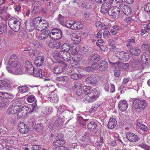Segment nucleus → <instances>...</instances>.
Listing matches in <instances>:
<instances>
[{
    "label": "nucleus",
    "instance_id": "nucleus-1",
    "mask_svg": "<svg viewBox=\"0 0 150 150\" xmlns=\"http://www.w3.org/2000/svg\"><path fill=\"white\" fill-rule=\"evenodd\" d=\"M8 64L10 67H7V69L9 73L16 75L22 73V67L18 64V57L15 54H13L9 60Z\"/></svg>",
    "mask_w": 150,
    "mask_h": 150
},
{
    "label": "nucleus",
    "instance_id": "nucleus-2",
    "mask_svg": "<svg viewBox=\"0 0 150 150\" xmlns=\"http://www.w3.org/2000/svg\"><path fill=\"white\" fill-rule=\"evenodd\" d=\"M8 25L13 30L18 32L20 30L21 22L17 18L12 17L8 20Z\"/></svg>",
    "mask_w": 150,
    "mask_h": 150
},
{
    "label": "nucleus",
    "instance_id": "nucleus-3",
    "mask_svg": "<svg viewBox=\"0 0 150 150\" xmlns=\"http://www.w3.org/2000/svg\"><path fill=\"white\" fill-rule=\"evenodd\" d=\"M147 105L148 103L145 100L135 99L133 101V106L136 109L144 110Z\"/></svg>",
    "mask_w": 150,
    "mask_h": 150
},
{
    "label": "nucleus",
    "instance_id": "nucleus-4",
    "mask_svg": "<svg viewBox=\"0 0 150 150\" xmlns=\"http://www.w3.org/2000/svg\"><path fill=\"white\" fill-rule=\"evenodd\" d=\"M54 57L59 58H62L65 61H68L70 60V54L68 52L57 51H54L53 53Z\"/></svg>",
    "mask_w": 150,
    "mask_h": 150
},
{
    "label": "nucleus",
    "instance_id": "nucleus-5",
    "mask_svg": "<svg viewBox=\"0 0 150 150\" xmlns=\"http://www.w3.org/2000/svg\"><path fill=\"white\" fill-rule=\"evenodd\" d=\"M62 36L61 30L59 29L55 28L52 30L50 33V37L53 40H56L60 39Z\"/></svg>",
    "mask_w": 150,
    "mask_h": 150
},
{
    "label": "nucleus",
    "instance_id": "nucleus-6",
    "mask_svg": "<svg viewBox=\"0 0 150 150\" xmlns=\"http://www.w3.org/2000/svg\"><path fill=\"white\" fill-rule=\"evenodd\" d=\"M120 8L116 6L110 7L108 10V14L112 18H117L120 13Z\"/></svg>",
    "mask_w": 150,
    "mask_h": 150
},
{
    "label": "nucleus",
    "instance_id": "nucleus-7",
    "mask_svg": "<svg viewBox=\"0 0 150 150\" xmlns=\"http://www.w3.org/2000/svg\"><path fill=\"white\" fill-rule=\"evenodd\" d=\"M96 66V69L99 71H104L106 70L108 68V63L105 60L100 61L98 64L95 63Z\"/></svg>",
    "mask_w": 150,
    "mask_h": 150
},
{
    "label": "nucleus",
    "instance_id": "nucleus-8",
    "mask_svg": "<svg viewBox=\"0 0 150 150\" xmlns=\"http://www.w3.org/2000/svg\"><path fill=\"white\" fill-rule=\"evenodd\" d=\"M100 79V77L97 75H92L86 79L85 81L87 83L94 84L99 81Z\"/></svg>",
    "mask_w": 150,
    "mask_h": 150
},
{
    "label": "nucleus",
    "instance_id": "nucleus-9",
    "mask_svg": "<svg viewBox=\"0 0 150 150\" xmlns=\"http://www.w3.org/2000/svg\"><path fill=\"white\" fill-rule=\"evenodd\" d=\"M18 129L20 133L23 134L27 133L29 130L28 127L23 122L19 123Z\"/></svg>",
    "mask_w": 150,
    "mask_h": 150
},
{
    "label": "nucleus",
    "instance_id": "nucleus-10",
    "mask_svg": "<svg viewBox=\"0 0 150 150\" xmlns=\"http://www.w3.org/2000/svg\"><path fill=\"white\" fill-rule=\"evenodd\" d=\"M25 69L26 71L30 75L34 73V69L32 64L28 61H26L25 63Z\"/></svg>",
    "mask_w": 150,
    "mask_h": 150
},
{
    "label": "nucleus",
    "instance_id": "nucleus-11",
    "mask_svg": "<svg viewBox=\"0 0 150 150\" xmlns=\"http://www.w3.org/2000/svg\"><path fill=\"white\" fill-rule=\"evenodd\" d=\"M126 136L127 139L132 142H136L139 139V138L137 135L129 132L127 133Z\"/></svg>",
    "mask_w": 150,
    "mask_h": 150
},
{
    "label": "nucleus",
    "instance_id": "nucleus-12",
    "mask_svg": "<svg viewBox=\"0 0 150 150\" xmlns=\"http://www.w3.org/2000/svg\"><path fill=\"white\" fill-rule=\"evenodd\" d=\"M119 7L120 9H121L125 15H130L131 14L132 9L129 6L125 5L124 4H120Z\"/></svg>",
    "mask_w": 150,
    "mask_h": 150
},
{
    "label": "nucleus",
    "instance_id": "nucleus-13",
    "mask_svg": "<svg viewBox=\"0 0 150 150\" xmlns=\"http://www.w3.org/2000/svg\"><path fill=\"white\" fill-rule=\"evenodd\" d=\"M65 143L64 141L62 138H57V139L54 140L53 142V145L56 148L61 147Z\"/></svg>",
    "mask_w": 150,
    "mask_h": 150
},
{
    "label": "nucleus",
    "instance_id": "nucleus-14",
    "mask_svg": "<svg viewBox=\"0 0 150 150\" xmlns=\"http://www.w3.org/2000/svg\"><path fill=\"white\" fill-rule=\"evenodd\" d=\"M111 6V3L110 2H107L104 3L102 5L101 7L100 11L102 13H105L108 11L110 8Z\"/></svg>",
    "mask_w": 150,
    "mask_h": 150
},
{
    "label": "nucleus",
    "instance_id": "nucleus-15",
    "mask_svg": "<svg viewBox=\"0 0 150 150\" xmlns=\"http://www.w3.org/2000/svg\"><path fill=\"white\" fill-rule=\"evenodd\" d=\"M87 122V128L88 130L90 131H93L97 126L96 124L93 121H90V120H88V119L85 120Z\"/></svg>",
    "mask_w": 150,
    "mask_h": 150
},
{
    "label": "nucleus",
    "instance_id": "nucleus-16",
    "mask_svg": "<svg viewBox=\"0 0 150 150\" xmlns=\"http://www.w3.org/2000/svg\"><path fill=\"white\" fill-rule=\"evenodd\" d=\"M48 100L52 103H57L58 101V97L57 94L54 92L48 96Z\"/></svg>",
    "mask_w": 150,
    "mask_h": 150
},
{
    "label": "nucleus",
    "instance_id": "nucleus-17",
    "mask_svg": "<svg viewBox=\"0 0 150 150\" xmlns=\"http://www.w3.org/2000/svg\"><path fill=\"white\" fill-rule=\"evenodd\" d=\"M27 30L30 32L33 31L35 28L33 22L30 19H28L25 23Z\"/></svg>",
    "mask_w": 150,
    "mask_h": 150
},
{
    "label": "nucleus",
    "instance_id": "nucleus-18",
    "mask_svg": "<svg viewBox=\"0 0 150 150\" xmlns=\"http://www.w3.org/2000/svg\"><path fill=\"white\" fill-rule=\"evenodd\" d=\"M120 110L122 112L125 110L127 107V101L125 100L120 101L118 104Z\"/></svg>",
    "mask_w": 150,
    "mask_h": 150
},
{
    "label": "nucleus",
    "instance_id": "nucleus-19",
    "mask_svg": "<svg viewBox=\"0 0 150 150\" xmlns=\"http://www.w3.org/2000/svg\"><path fill=\"white\" fill-rule=\"evenodd\" d=\"M42 17H38L33 19V23L35 27V28L38 30V28L40 27V25L42 23Z\"/></svg>",
    "mask_w": 150,
    "mask_h": 150
},
{
    "label": "nucleus",
    "instance_id": "nucleus-20",
    "mask_svg": "<svg viewBox=\"0 0 150 150\" xmlns=\"http://www.w3.org/2000/svg\"><path fill=\"white\" fill-rule=\"evenodd\" d=\"M129 52L132 55L138 56L140 53L141 50L139 48L137 47H134L129 49Z\"/></svg>",
    "mask_w": 150,
    "mask_h": 150
},
{
    "label": "nucleus",
    "instance_id": "nucleus-21",
    "mask_svg": "<svg viewBox=\"0 0 150 150\" xmlns=\"http://www.w3.org/2000/svg\"><path fill=\"white\" fill-rule=\"evenodd\" d=\"M45 58L43 56L38 57L35 61V65L37 67L41 66Z\"/></svg>",
    "mask_w": 150,
    "mask_h": 150
},
{
    "label": "nucleus",
    "instance_id": "nucleus-22",
    "mask_svg": "<svg viewBox=\"0 0 150 150\" xmlns=\"http://www.w3.org/2000/svg\"><path fill=\"white\" fill-rule=\"evenodd\" d=\"M135 43V37L134 36H132L127 41L126 46L129 49L132 47V46Z\"/></svg>",
    "mask_w": 150,
    "mask_h": 150
},
{
    "label": "nucleus",
    "instance_id": "nucleus-23",
    "mask_svg": "<svg viewBox=\"0 0 150 150\" xmlns=\"http://www.w3.org/2000/svg\"><path fill=\"white\" fill-rule=\"evenodd\" d=\"M79 5V6L84 7L86 9H90L93 7V4L91 3H88L83 1L80 2Z\"/></svg>",
    "mask_w": 150,
    "mask_h": 150
},
{
    "label": "nucleus",
    "instance_id": "nucleus-24",
    "mask_svg": "<svg viewBox=\"0 0 150 150\" xmlns=\"http://www.w3.org/2000/svg\"><path fill=\"white\" fill-rule=\"evenodd\" d=\"M117 122L116 120L114 118H111L109 120L108 124V127L110 129L114 128L117 125Z\"/></svg>",
    "mask_w": 150,
    "mask_h": 150
},
{
    "label": "nucleus",
    "instance_id": "nucleus-25",
    "mask_svg": "<svg viewBox=\"0 0 150 150\" xmlns=\"http://www.w3.org/2000/svg\"><path fill=\"white\" fill-rule=\"evenodd\" d=\"M70 38L75 44H79L81 41V38L78 35L75 33L71 35Z\"/></svg>",
    "mask_w": 150,
    "mask_h": 150
},
{
    "label": "nucleus",
    "instance_id": "nucleus-26",
    "mask_svg": "<svg viewBox=\"0 0 150 150\" xmlns=\"http://www.w3.org/2000/svg\"><path fill=\"white\" fill-rule=\"evenodd\" d=\"M40 26V27H39V28H38V30L41 31L45 30L49 26V25L48 23L46 21L42 20Z\"/></svg>",
    "mask_w": 150,
    "mask_h": 150
},
{
    "label": "nucleus",
    "instance_id": "nucleus-27",
    "mask_svg": "<svg viewBox=\"0 0 150 150\" xmlns=\"http://www.w3.org/2000/svg\"><path fill=\"white\" fill-rule=\"evenodd\" d=\"M18 92L21 93H25L29 91V88L26 86H20L17 88Z\"/></svg>",
    "mask_w": 150,
    "mask_h": 150
},
{
    "label": "nucleus",
    "instance_id": "nucleus-28",
    "mask_svg": "<svg viewBox=\"0 0 150 150\" xmlns=\"http://www.w3.org/2000/svg\"><path fill=\"white\" fill-rule=\"evenodd\" d=\"M137 126L138 130H141L144 132L146 131L147 130V127L142 124L140 122H138L137 121Z\"/></svg>",
    "mask_w": 150,
    "mask_h": 150
},
{
    "label": "nucleus",
    "instance_id": "nucleus-29",
    "mask_svg": "<svg viewBox=\"0 0 150 150\" xmlns=\"http://www.w3.org/2000/svg\"><path fill=\"white\" fill-rule=\"evenodd\" d=\"M42 69H34V73L32 74V75L35 77L42 78L43 76L42 74Z\"/></svg>",
    "mask_w": 150,
    "mask_h": 150
},
{
    "label": "nucleus",
    "instance_id": "nucleus-30",
    "mask_svg": "<svg viewBox=\"0 0 150 150\" xmlns=\"http://www.w3.org/2000/svg\"><path fill=\"white\" fill-rule=\"evenodd\" d=\"M50 33V31L49 30L43 32L39 35L38 38L41 40L45 39L48 37Z\"/></svg>",
    "mask_w": 150,
    "mask_h": 150
},
{
    "label": "nucleus",
    "instance_id": "nucleus-31",
    "mask_svg": "<svg viewBox=\"0 0 150 150\" xmlns=\"http://www.w3.org/2000/svg\"><path fill=\"white\" fill-rule=\"evenodd\" d=\"M53 72L55 74H59L63 72V67L61 66H56L53 70Z\"/></svg>",
    "mask_w": 150,
    "mask_h": 150
},
{
    "label": "nucleus",
    "instance_id": "nucleus-32",
    "mask_svg": "<svg viewBox=\"0 0 150 150\" xmlns=\"http://www.w3.org/2000/svg\"><path fill=\"white\" fill-rule=\"evenodd\" d=\"M129 81V79L128 78H125L123 79L122 84L119 86L120 89H123L127 86V84Z\"/></svg>",
    "mask_w": 150,
    "mask_h": 150
},
{
    "label": "nucleus",
    "instance_id": "nucleus-33",
    "mask_svg": "<svg viewBox=\"0 0 150 150\" xmlns=\"http://www.w3.org/2000/svg\"><path fill=\"white\" fill-rule=\"evenodd\" d=\"M92 94L98 98L99 96L100 91L98 88H94L91 91L90 93Z\"/></svg>",
    "mask_w": 150,
    "mask_h": 150
},
{
    "label": "nucleus",
    "instance_id": "nucleus-34",
    "mask_svg": "<svg viewBox=\"0 0 150 150\" xmlns=\"http://www.w3.org/2000/svg\"><path fill=\"white\" fill-rule=\"evenodd\" d=\"M119 28L117 25H115L113 26L112 28L110 30L111 35H116L119 30Z\"/></svg>",
    "mask_w": 150,
    "mask_h": 150
},
{
    "label": "nucleus",
    "instance_id": "nucleus-35",
    "mask_svg": "<svg viewBox=\"0 0 150 150\" xmlns=\"http://www.w3.org/2000/svg\"><path fill=\"white\" fill-rule=\"evenodd\" d=\"M86 99L89 102H92L95 101L97 98L90 93L89 95L86 97Z\"/></svg>",
    "mask_w": 150,
    "mask_h": 150
},
{
    "label": "nucleus",
    "instance_id": "nucleus-36",
    "mask_svg": "<svg viewBox=\"0 0 150 150\" xmlns=\"http://www.w3.org/2000/svg\"><path fill=\"white\" fill-rule=\"evenodd\" d=\"M70 49L69 44L68 43H65L62 46V50L61 51L68 52Z\"/></svg>",
    "mask_w": 150,
    "mask_h": 150
},
{
    "label": "nucleus",
    "instance_id": "nucleus-37",
    "mask_svg": "<svg viewBox=\"0 0 150 150\" xmlns=\"http://www.w3.org/2000/svg\"><path fill=\"white\" fill-rule=\"evenodd\" d=\"M89 140V133L88 132H85L82 137L83 142H87Z\"/></svg>",
    "mask_w": 150,
    "mask_h": 150
},
{
    "label": "nucleus",
    "instance_id": "nucleus-38",
    "mask_svg": "<svg viewBox=\"0 0 150 150\" xmlns=\"http://www.w3.org/2000/svg\"><path fill=\"white\" fill-rule=\"evenodd\" d=\"M64 120L62 118H60L57 119L55 122L54 124L57 126H61L63 125Z\"/></svg>",
    "mask_w": 150,
    "mask_h": 150
},
{
    "label": "nucleus",
    "instance_id": "nucleus-39",
    "mask_svg": "<svg viewBox=\"0 0 150 150\" xmlns=\"http://www.w3.org/2000/svg\"><path fill=\"white\" fill-rule=\"evenodd\" d=\"M83 88L85 94H89L91 92V88L90 86H84Z\"/></svg>",
    "mask_w": 150,
    "mask_h": 150
},
{
    "label": "nucleus",
    "instance_id": "nucleus-40",
    "mask_svg": "<svg viewBox=\"0 0 150 150\" xmlns=\"http://www.w3.org/2000/svg\"><path fill=\"white\" fill-rule=\"evenodd\" d=\"M82 84L79 81H78L74 82L73 86H72V88L74 90H75L77 88H82Z\"/></svg>",
    "mask_w": 150,
    "mask_h": 150
},
{
    "label": "nucleus",
    "instance_id": "nucleus-41",
    "mask_svg": "<svg viewBox=\"0 0 150 150\" xmlns=\"http://www.w3.org/2000/svg\"><path fill=\"white\" fill-rule=\"evenodd\" d=\"M124 52L122 51H117L115 53V55L116 57L120 59H123V57H122V55H123Z\"/></svg>",
    "mask_w": 150,
    "mask_h": 150
},
{
    "label": "nucleus",
    "instance_id": "nucleus-42",
    "mask_svg": "<svg viewBox=\"0 0 150 150\" xmlns=\"http://www.w3.org/2000/svg\"><path fill=\"white\" fill-rule=\"evenodd\" d=\"M90 59L92 61H98L100 59L99 56L97 54H92L90 57Z\"/></svg>",
    "mask_w": 150,
    "mask_h": 150
},
{
    "label": "nucleus",
    "instance_id": "nucleus-43",
    "mask_svg": "<svg viewBox=\"0 0 150 150\" xmlns=\"http://www.w3.org/2000/svg\"><path fill=\"white\" fill-rule=\"evenodd\" d=\"M123 55H122V57H123L124 60L123 59H120L123 62H126L129 59L130 56L129 54L127 52H124V53Z\"/></svg>",
    "mask_w": 150,
    "mask_h": 150
},
{
    "label": "nucleus",
    "instance_id": "nucleus-44",
    "mask_svg": "<svg viewBox=\"0 0 150 150\" xmlns=\"http://www.w3.org/2000/svg\"><path fill=\"white\" fill-rule=\"evenodd\" d=\"M96 66L95 63L93 64L91 67H86L85 70V71L88 72L90 71H92L93 70L96 69Z\"/></svg>",
    "mask_w": 150,
    "mask_h": 150
},
{
    "label": "nucleus",
    "instance_id": "nucleus-45",
    "mask_svg": "<svg viewBox=\"0 0 150 150\" xmlns=\"http://www.w3.org/2000/svg\"><path fill=\"white\" fill-rule=\"evenodd\" d=\"M79 51V49L76 46H73L71 49V53L74 55L77 54Z\"/></svg>",
    "mask_w": 150,
    "mask_h": 150
},
{
    "label": "nucleus",
    "instance_id": "nucleus-46",
    "mask_svg": "<svg viewBox=\"0 0 150 150\" xmlns=\"http://www.w3.org/2000/svg\"><path fill=\"white\" fill-rule=\"evenodd\" d=\"M6 29V25L2 23L0 25V34L4 33Z\"/></svg>",
    "mask_w": 150,
    "mask_h": 150
},
{
    "label": "nucleus",
    "instance_id": "nucleus-47",
    "mask_svg": "<svg viewBox=\"0 0 150 150\" xmlns=\"http://www.w3.org/2000/svg\"><path fill=\"white\" fill-rule=\"evenodd\" d=\"M144 10L146 12L150 15V3H148L145 6Z\"/></svg>",
    "mask_w": 150,
    "mask_h": 150
},
{
    "label": "nucleus",
    "instance_id": "nucleus-48",
    "mask_svg": "<svg viewBox=\"0 0 150 150\" xmlns=\"http://www.w3.org/2000/svg\"><path fill=\"white\" fill-rule=\"evenodd\" d=\"M111 35L110 32V33L109 31L106 30L104 31L103 33V36L104 38H107L109 37V36Z\"/></svg>",
    "mask_w": 150,
    "mask_h": 150
},
{
    "label": "nucleus",
    "instance_id": "nucleus-49",
    "mask_svg": "<svg viewBox=\"0 0 150 150\" xmlns=\"http://www.w3.org/2000/svg\"><path fill=\"white\" fill-rule=\"evenodd\" d=\"M149 45L146 43L143 44L141 46L142 50L144 51V52H146L148 49L149 50Z\"/></svg>",
    "mask_w": 150,
    "mask_h": 150
},
{
    "label": "nucleus",
    "instance_id": "nucleus-50",
    "mask_svg": "<svg viewBox=\"0 0 150 150\" xmlns=\"http://www.w3.org/2000/svg\"><path fill=\"white\" fill-rule=\"evenodd\" d=\"M35 96L34 95H28L27 97V100L29 102L32 103L35 100Z\"/></svg>",
    "mask_w": 150,
    "mask_h": 150
},
{
    "label": "nucleus",
    "instance_id": "nucleus-51",
    "mask_svg": "<svg viewBox=\"0 0 150 150\" xmlns=\"http://www.w3.org/2000/svg\"><path fill=\"white\" fill-rule=\"evenodd\" d=\"M43 129V126L41 123H39L37 125L35 129L36 131L37 132H40L42 131Z\"/></svg>",
    "mask_w": 150,
    "mask_h": 150
},
{
    "label": "nucleus",
    "instance_id": "nucleus-52",
    "mask_svg": "<svg viewBox=\"0 0 150 150\" xmlns=\"http://www.w3.org/2000/svg\"><path fill=\"white\" fill-rule=\"evenodd\" d=\"M16 107H9L7 110V112H16L17 110L16 109Z\"/></svg>",
    "mask_w": 150,
    "mask_h": 150
},
{
    "label": "nucleus",
    "instance_id": "nucleus-53",
    "mask_svg": "<svg viewBox=\"0 0 150 150\" xmlns=\"http://www.w3.org/2000/svg\"><path fill=\"white\" fill-rule=\"evenodd\" d=\"M148 55L146 54L142 55L141 57V59L142 61L145 62L144 60H145V62L148 61Z\"/></svg>",
    "mask_w": 150,
    "mask_h": 150
},
{
    "label": "nucleus",
    "instance_id": "nucleus-54",
    "mask_svg": "<svg viewBox=\"0 0 150 150\" xmlns=\"http://www.w3.org/2000/svg\"><path fill=\"white\" fill-rule=\"evenodd\" d=\"M35 46L37 47L40 48L42 46V42L38 41H35L34 43Z\"/></svg>",
    "mask_w": 150,
    "mask_h": 150
},
{
    "label": "nucleus",
    "instance_id": "nucleus-55",
    "mask_svg": "<svg viewBox=\"0 0 150 150\" xmlns=\"http://www.w3.org/2000/svg\"><path fill=\"white\" fill-rule=\"evenodd\" d=\"M41 3L40 1H35L34 2V3L32 4L33 7H35L39 8L40 6L41 5Z\"/></svg>",
    "mask_w": 150,
    "mask_h": 150
},
{
    "label": "nucleus",
    "instance_id": "nucleus-56",
    "mask_svg": "<svg viewBox=\"0 0 150 150\" xmlns=\"http://www.w3.org/2000/svg\"><path fill=\"white\" fill-rule=\"evenodd\" d=\"M65 108L64 106H60L59 107L58 109V112H67L68 111V110L65 109Z\"/></svg>",
    "mask_w": 150,
    "mask_h": 150
},
{
    "label": "nucleus",
    "instance_id": "nucleus-57",
    "mask_svg": "<svg viewBox=\"0 0 150 150\" xmlns=\"http://www.w3.org/2000/svg\"><path fill=\"white\" fill-rule=\"evenodd\" d=\"M73 21H67L65 22V25L66 26L69 28H71V27L73 24Z\"/></svg>",
    "mask_w": 150,
    "mask_h": 150
},
{
    "label": "nucleus",
    "instance_id": "nucleus-58",
    "mask_svg": "<svg viewBox=\"0 0 150 150\" xmlns=\"http://www.w3.org/2000/svg\"><path fill=\"white\" fill-rule=\"evenodd\" d=\"M80 75L77 74H74L71 75L70 77L72 79L76 80L79 79Z\"/></svg>",
    "mask_w": 150,
    "mask_h": 150
},
{
    "label": "nucleus",
    "instance_id": "nucleus-59",
    "mask_svg": "<svg viewBox=\"0 0 150 150\" xmlns=\"http://www.w3.org/2000/svg\"><path fill=\"white\" fill-rule=\"evenodd\" d=\"M67 79V77L66 76L59 77L57 78V80L59 81H65Z\"/></svg>",
    "mask_w": 150,
    "mask_h": 150
},
{
    "label": "nucleus",
    "instance_id": "nucleus-60",
    "mask_svg": "<svg viewBox=\"0 0 150 150\" xmlns=\"http://www.w3.org/2000/svg\"><path fill=\"white\" fill-rule=\"evenodd\" d=\"M65 17L62 16L60 14H59L58 15V20L59 22L61 24H62L64 23V20Z\"/></svg>",
    "mask_w": 150,
    "mask_h": 150
},
{
    "label": "nucleus",
    "instance_id": "nucleus-61",
    "mask_svg": "<svg viewBox=\"0 0 150 150\" xmlns=\"http://www.w3.org/2000/svg\"><path fill=\"white\" fill-rule=\"evenodd\" d=\"M103 142V137H101L100 140L97 142L96 145L100 147L102 146Z\"/></svg>",
    "mask_w": 150,
    "mask_h": 150
},
{
    "label": "nucleus",
    "instance_id": "nucleus-62",
    "mask_svg": "<svg viewBox=\"0 0 150 150\" xmlns=\"http://www.w3.org/2000/svg\"><path fill=\"white\" fill-rule=\"evenodd\" d=\"M82 88H78L76 91V94L78 96H79L80 98H83V96H82V91L81 89Z\"/></svg>",
    "mask_w": 150,
    "mask_h": 150
},
{
    "label": "nucleus",
    "instance_id": "nucleus-63",
    "mask_svg": "<svg viewBox=\"0 0 150 150\" xmlns=\"http://www.w3.org/2000/svg\"><path fill=\"white\" fill-rule=\"evenodd\" d=\"M29 125L32 127L35 125L36 123L35 120L33 118H30L29 121Z\"/></svg>",
    "mask_w": 150,
    "mask_h": 150
},
{
    "label": "nucleus",
    "instance_id": "nucleus-64",
    "mask_svg": "<svg viewBox=\"0 0 150 150\" xmlns=\"http://www.w3.org/2000/svg\"><path fill=\"white\" fill-rule=\"evenodd\" d=\"M8 96V93L5 92H0V97L4 98H6Z\"/></svg>",
    "mask_w": 150,
    "mask_h": 150
}]
</instances>
